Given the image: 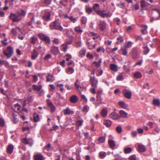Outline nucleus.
<instances>
[{"label":"nucleus","instance_id":"nucleus-50","mask_svg":"<svg viewBox=\"0 0 160 160\" xmlns=\"http://www.w3.org/2000/svg\"><path fill=\"white\" fill-rule=\"evenodd\" d=\"M81 20L82 23L85 24L87 22V19L86 17H82L81 18Z\"/></svg>","mask_w":160,"mask_h":160},{"label":"nucleus","instance_id":"nucleus-53","mask_svg":"<svg viewBox=\"0 0 160 160\" xmlns=\"http://www.w3.org/2000/svg\"><path fill=\"white\" fill-rule=\"evenodd\" d=\"M43 3L47 5L50 4L51 2V0H43Z\"/></svg>","mask_w":160,"mask_h":160},{"label":"nucleus","instance_id":"nucleus-38","mask_svg":"<svg viewBox=\"0 0 160 160\" xmlns=\"http://www.w3.org/2000/svg\"><path fill=\"white\" fill-rule=\"evenodd\" d=\"M153 103L155 105L159 106L160 105V102L158 99H154Z\"/></svg>","mask_w":160,"mask_h":160},{"label":"nucleus","instance_id":"nucleus-32","mask_svg":"<svg viewBox=\"0 0 160 160\" xmlns=\"http://www.w3.org/2000/svg\"><path fill=\"white\" fill-rule=\"evenodd\" d=\"M142 27L143 28V29H142L141 30V32L142 34H146L147 32V29L148 28V27L146 25H143L142 26Z\"/></svg>","mask_w":160,"mask_h":160},{"label":"nucleus","instance_id":"nucleus-44","mask_svg":"<svg viewBox=\"0 0 160 160\" xmlns=\"http://www.w3.org/2000/svg\"><path fill=\"white\" fill-rule=\"evenodd\" d=\"M102 61L99 60L98 62H94L93 63L95 64V66L97 67H99L100 66L101 63Z\"/></svg>","mask_w":160,"mask_h":160},{"label":"nucleus","instance_id":"nucleus-29","mask_svg":"<svg viewBox=\"0 0 160 160\" xmlns=\"http://www.w3.org/2000/svg\"><path fill=\"white\" fill-rule=\"evenodd\" d=\"M99 157L101 159L104 158L107 155V153L104 152H101L99 153Z\"/></svg>","mask_w":160,"mask_h":160},{"label":"nucleus","instance_id":"nucleus-4","mask_svg":"<svg viewBox=\"0 0 160 160\" xmlns=\"http://www.w3.org/2000/svg\"><path fill=\"white\" fill-rule=\"evenodd\" d=\"M38 36L41 40L44 41L46 43L48 44H49L50 43V40L48 36H45L42 33L39 34Z\"/></svg>","mask_w":160,"mask_h":160},{"label":"nucleus","instance_id":"nucleus-52","mask_svg":"<svg viewBox=\"0 0 160 160\" xmlns=\"http://www.w3.org/2000/svg\"><path fill=\"white\" fill-rule=\"evenodd\" d=\"M129 160H136V157L135 155L130 156L129 158Z\"/></svg>","mask_w":160,"mask_h":160},{"label":"nucleus","instance_id":"nucleus-28","mask_svg":"<svg viewBox=\"0 0 160 160\" xmlns=\"http://www.w3.org/2000/svg\"><path fill=\"white\" fill-rule=\"evenodd\" d=\"M103 124L106 125L107 127H109L112 124V122L110 120H105L104 121Z\"/></svg>","mask_w":160,"mask_h":160},{"label":"nucleus","instance_id":"nucleus-26","mask_svg":"<svg viewBox=\"0 0 160 160\" xmlns=\"http://www.w3.org/2000/svg\"><path fill=\"white\" fill-rule=\"evenodd\" d=\"M138 149L139 152H143L146 150V148L144 145H139L138 146Z\"/></svg>","mask_w":160,"mask_h":160},{"label":"nucleus","instance_id":"nucleus-17","mask_svg":"<svg viewBox=\"0 0 160 160\" xmlns=\"http://www.w3.org/2000/svg\"><path fill=\"white\" fill-rule=\"evenodd\" d=\"M13 146L12 144H10L7 148V152L8 153H12L13 151Z\"/></svg>","mask_w":160,"mask_h":160},{"label":"nucleus","instance_id":"nucleus-5","mask_svg":"<svg viewBox=\"0 0 160 160\" xmlns=\"http://www.w3.org/2000/svg\"><path fill=\"white\" fill-rule=\"evenodd\" d=\"M10 18L12 20L13 22H18L22 18L19 14L18 15H17L12 13L10 14Z\"/></svg>","mask_w":160,"mask_h":160},{"label":"nucleus","instance_id":"nucleus-20","mask_svg":"<svg viewBox=\"0 0 160 160\" xmlns=\"http://www.w3.org/2000/svg\"><path fill=\"white\" fill-rule=\"evenodd\" d=\"M35 160H44L45 158L41 154H37L34 156Z\"/></svg>","mask_w":160,"mask_h":160},{"label":"nucleus","instance_id":"nucleus-7","mask_svg":"<svg viewBox=\"0 0 160 160\" xmlns=\"http://www.w3.org/2000/svg\"><path fill=\"white\" fill-rule=\"evenodd\" d=\"M90 82L92 87L95 88H97V85L98 82V81L95 79L94 77H93L92 78L90 77Z\"/></svg>","mask_w":160,"mask_h":160},{"label":"nucleus","instance_id":"nucleus-3","mask_svg":"<svg viewBox=\"0 0 160 160\" xmlns=\"http://www.w3.org/2000/svg\"><path fill=\"white\" fill-rule=\"evenodd\" d=\"M97 14L102 17H110L112 15V13L109 11H106L105 10H100L98 11Z\"/></svg>","mask_w":160,"mask_h":160},{"label":"nucleus","instance_id":"nucleus-31","mask_svg":"<svg viewBox=\"0 0 160 160\" xmlns=\"http://www.w3.org/2000/svg\"><path fill=\"white\" fill-rule=\"evenodd\" d=\"M32 87L33 88V89L35 90H37V91H39L41 90L42 88V86L41 85H40L38 86H37L35 84H33L32 86Z\"/></svg>","mask_w":160,"mask_h":160},{"label":"nucleus","instance_id":"nucleus-49","mask_svg":"<svg viewBox=\"0 0 160 160\" xmlns=\"http://www.w3.org/2000/svg\"><path fill=\"white\" fill-rule=\"evenodd\" d=\"M31 43H33V44H35L37 40V38L34 37H32L31 38Z\"/></svg>","mask_w":160,"mask_h":160},{"label":"nucleus","instance_id":"nucleus-43","mask_svg":"<svg viewBox=\"0 0 160 160\" xmlns=\"http://www.w3.org/2000/svg\"><path fill=\"white\" fill-rule=\"evenodd\" d=\"M22 142L25 144H29V139H28L26 138H24L22 140Z\"/></svg>","mask_w":160,"mask_h":160},{"label":"nucleus","instance_id":"nucleus-15","mask_svg":"<svg viewBox=\"0 0 160 160\" xmlns=\"http://www.w3.org/2000/svg\"><path fill=\"white\" fill-rule=\"evenodd\" d=\"M38 53L34 49L33 52L32 53L31 58L32 60H35L37 58Z\"/></svg>","mask_w":160,"mask_h":160},{"label":"nucleus","instance_id":"nucleus-64","mask_svg":"<svg viewBox=\"0 0 160 160\" xmlns=\"http://www.w3.org/2000/svg\"><path fill=\"white\" fill-rule=\"evenodd\" d=\"M58 128V127L57 125H55L53 126L52 128H51L50 129V131H52L53 130H57Z\"/></svg>","mask_w":160,"mask_h":160},{"label":"nucleus","instance_id":"nucleus-57","mask_svg":"<svg viewBox=\"0 0 160 160\" xmlns=\"http://www.w3.org/2000/svg\"><path fill=\"white\" fill-rule=\"evenodd\" d=\"M83 122V120L78 121L76 122V125L79 126H81L82 125Z\"/></svg>","mask_w":160,"mask_h":160},{"label":"nucleus","instance_id":"nucleus-42","mask_svg":"<svg viewBox=\"0 0 160 160\" xmlns=\"http://www.w3.org/2000/svg\"><path fill=\"white\" fill-rule=\"evenodd\" d=\"M105 140V138L104 137H102L99 138L98 139V141L99 143H102L104 142Z\"/></svg>","mask_w":160,"mask_h":160},{"label":"nucleus","instance_id":"nucleus-48","mask_svg":"<svg viewBox=\"0 0 160 160\" xmlns=\"http://www.w3.org/2000/svg\"><path fill=\"white\" fill-rule=\"evenodd\" d=\"M89 109V108L88 106L87 105L85 106L83 108V111L87 113L88 112Z\"/></svg>","mask_w":160,"mask_h":160},{"label":"nucleus","instance_id":"nucleus-56","mask_svg":"<svg viewBox=\"0 0 160 160\" xmlns=\"http://www.w3.org/2000/svg\"><path fill=\"white\" fill-rule=\"evenodd\" d=\"M19 15L21 17L22 16H24L26 14V12L24 10H21L20 12L19 13Z\"/></svg>","mask_w":160,"mask_h":160},{"label":"nucleus","instance_id":"nucleus-19","mask_svg":"<svg viewBox=\"0 0 160 160\" xmlns=\"http://www.w3.org/2000/svg\"><path fill=\"white\" fill-rule=\"evenodd\" d=\"M119 114L120 115V117H122L123 118H126L127 117L128 113L123 110H120L119 112Z\"/></svg>","mask_w":160,"mask_h":160},{"label":"nucleus","instance_id":"nucleus-46","mask_svg":"<svg viewBox=\"0 0 160 160\" xmlns=\"http://www.w3.org/2000/svg\"><path fill=\"white\" fill-rule=\"evenodd\" d=\"M74 71V70L73 68H69L67 69V72L69 74H72L73 73Z\"/></svg>","mask_w":160,"mask_h":160},{"label":"nucleus","instance_id":"nucleus-24","mask_svg":"<svg viewBox=\"0 0 160 160\" xmlns=\"http://www.w3.org/2000/svg\"><path fill=\"white\" fill-rule=\"evenodd\" d=\"M120 50L122 54L127 57L128 56V52L126 48H122Z\"/></svg>","mask_w":160,"mask_h":160},{"label":"nucleus","instance_id":"nucleus-33","mask_svg":"<svg viewBox=\"0 0 160 160\" xmlns=\"http://www.w3.org/2000/svg\"><path fill=\"white\" fill-rule=\"evenodd\" d=\"M34 120L35 122H37L39 121V118L38 114L34 113L33 115Z\"/></svg>","mask_w":160,"mask_h":160},{"label":"nucleus","instance_id":"nucleus-37","mask_svg":"<svg viewBox=\"0 0 160 160\" xmlns=\"http://www.w3.org/2000/svg\"><path fill=\"white\" fill-rule=\"evenodd\" d=\"M143 52L145 54H146L149 51V48L147 46H144L143 47Z\"/></svg>","mask_w":160,"mask_h":160},{"label":"nucleus","instance_id":"nucleus-27","mask_svg":"<svg viewBox=\"0 0 160 160\" xmlns=\"http://www.w3.org/2000/svg\"><path fill=\"white\" fill-rule=\"evenodd\" d=\"M110 68L114 72H117L118 71L117 66L114 64H110Z\"/></svg>","mask_w":160,"mask_h":160},{"label":"nucleus","instance_id":"nucleus-34","mask_svg":"<svg viewBox=\"0 0 160 160\" xmlns=\"http://www.w3.org/2000/svg\"><path fill=\"white\" fill-rule=\"evenodd\" d=\"M51 148V144L50 143L48 144V145L44 147V152L46 153L48 152H47Z\"/></svg>","mask_w":160,"mask_h":160},{"label":"nucleus","instance_id":"nucleus-30","mask_svg":"<svg viewBox=\"0 0 160 160\" xmlns=\"http://www.w3.org/2000/svg\"><path fill=\"white\" fill-rule=\"evenodd\" d=\"M75 31L78 33H81L82 32V30L79 26L76 27L74 28Z\"/></svg>","mask_w":160,"mask_h":160},{"label":"nucleus","instance_id":"nucleus-10","mask_svg":"<svg viewBox=\"0 0 160 160\" xmlns=\"http://www.w3.org/2000/svg\"><path fill=\"white\" fill-rule=\"evenodd\" d=\"M106 26V22L104 21H100L99 24V29L101 30H103L105 28Z\"/></svg>","mask_w":160,"mask_h":160},{"label":"nucleus","instance_id":"nucleus-54","mask_svg":"<svg viewBox=\"0 0 160 160\" xmlns=\"http://www.w3.org/2000/svg\"><path fill=\"white\" fill-rule=\"evenodd\" d=\"M117 80L118 81H121L123 79L122 75L121 74L117 77Z\"/></svg>","mask_w":160,"mask_h":160},{"label":"nucleus","instance_id":"nucleus-55","mask_svg":"<svg viewBox=\"0 0 160 160\" xmlns=\"http://www.w3.org/2000/svg\"><path fill=\"white\" fill-rule=\"evenodd\" d=\"M62 47L64 51L66 52L68 48V46L67 44L65 43L63 44H62Z\"/></svg>","mask_w":160,"mask_h":160},{"label":"nucleus","instance_id":"nucleus-58","mask_svg":"<svg viewBox=\"0 0 160 160\" xmlns=\"http://www.w3.org/2000/svg\"><path fill=\"white\" fill-rule=\"evenodd\" d=\"M51 58L52 56L51 54H48L45 56L44 59L45 60H47L50 58Z\"/></svg>","mask_w":160,"mask_h":160},{"label":"nucleus","instance_id":"nucleus-23","mask_svg":"<svg viewBox=\"0 0 160 160\" xmlns=\"http://www.w3.org/2000/svg\"><path fill=\"white\" fill-rule=\"evenodd\" d=\"M108 142L110 148L112 149H114V147L115 146V142L113 140H108Z\"/></svg>","mask_w":160,"mask_h":160},{"label":"nucleus","instance_id":"nucleus-51","mask_svg":"<svg viewBox=\"0 0 160 160\" xmlns=\"http://www.w3.org/2000/svg\"><path fill=\"white\" fill-rule=\"evenodd\" d=\"M117 40L118 41V42L117 43H121L123 41V39L122 36H120L117 38Z\"/></svg>","mask_w":160,"mask_h":160},{"label":"nucleus","instance_id":"nucleus-41","mask_svg":"<svg viewBox=\"0 0 160 160\" xmlns=\"http://www.w3.org/2000/svg\"><path fill=\"white\" fill-rule=\"evenodd\" d=\"M132 151V149L130 148H126L124 150V152L125 153H129Z\"/></svg>","mask_w":160,"mask_h":160},{"label":"nucleus","instance_id":"nucleus-8","mask_svg":"<svg viewBox=\"0 0 160 160\" xmlns=\"http://www.w3.org/2000/svg\"><path fill=\"white\" fill-rule=\"evenodd\" d=\"M110 117L113 120H118L120 118V116L116 112H113L110 114Z\"/></svg>","mask_w":160,"mask_h":160},{"label":"nucleus","instance_id":"nucleus-59","mask_svg":"<svg viewBox=\"0 0 160 160\" xmlns=\"http://www.w3.org/2000/svg\"><path fill=\"white\" fill-rule=\"evenodd\" d=\"M74 84L75 88L77 90H78L79 89H81L82 88V87H81L80 85L77 84V82H74Z\"/></svg>","mask_w":160,"mask_h":160},{"label":"nucleus","instance_id":"nucleus-40","mask_svg":"<svg viewBox=\"0 0 160 160\" xmlns=\"http://www.w3.org/2000/svg\"><path fill=\"white\" fill-rule=\"evenodd\" d=\"M116 129L117 132L119 133H121L122 132V128L121 126H118L116 128Z\"/></svg>","mask_w":160,"mask_h":160},{"label":"nucleus","instance_id":"nucleus-47","mask_svg":"<svg viewBox=\"0 0 160 160\" xmlns=\"http://www.w3.org/2000/svg\"><path fill=\"white\" fill-rule=\"evenodd\" d=\"M141 7L142 8L145 7L146 6L147 3L145 2V1L143 0H142L141 2Z\"/></svg>","mask_w":160,"mask_h":160},{"label":"nucleus","instance_id":"nucleus-18","mask_svg":"<svg viewBox=\"0 0 160 160\" xmlns=\"http://www.w3.org/2000/svg\"><path fill=\"white\" fill-rule=\"evenodd\" d=\"M78 100V97L76 95H73L71 96L70 98V101L71 102L73 103L76 102Z\"/></svg>","mask_w":160,"mask_h":160},{"label":"nucleus","instance_id":"nucleus-2","mask_svg":"<svg viewBox=\"0 0 160 160\" xmlns=\"http://www.w3.org/2000/svg\"><path fill=\"white\" fill-rule=\"evenodd\" d=\"M13 52V48L10 46H8L7 49L3 51V54L7 58H9L12 55Z\"/></svg>","mask_w":160,"mask_h":160},{"label":"nucleus","instance_id":"nucleus-25","mask_svg":"<svg viewBox=\"0 0 160 160\" xmlns=\"http://www.w3.org/2000/svg\"><path fill=\"white\" fill-rule=\"evenodd\" d=\"M133 76L134 78H139L141 77L142 75L139 72H137L133 73Z\"/></svg>","mask_w":160,"mask_h":160},{"label":"nucleus","instance_id":"nucleus-60","mask_svg":"<svg viewBox=\"0 0 160 160\" xmlns=\"http://www.w3.org/2000/svg\"><path fill=\"white\" fill-rule=\"evenodd\" d=\"M132 43L131 42H128L127 44V45L125 46L124 48H130L131 46H132Z\"/></svg>","mask_w":160,"mask_h":160},{"label":"nucleus","instance_id":"nucleus-45","mask_svg":"<svg viewBox=\"0 0 160 160\" xmlns=\"http://www.w3.org/2000/svg\"><path fill=\"white\" fill-rule=\"evenodd\" d=\"M86 50L84 49H81L79 52V54L81 56H83L85 55Z\"/></svg>","mask_w":160,"mask_h":160},{"label":"nucleus","instance_id":"nucleus-1","mask_svg":"<svg viewBox=\"0 0 160 160\" xmlns=\"http://www.w3.org/2000/svg\"><path fill=\"white\" fill-rule=\"evenodd\" d=\"M49 27L51 30L55 29L61 31L63 29L60 23L56 21L54 22L52 24L50 25Z\"/></svg>","mask_w":160,"mask_h":160},{"label":"nucleus","instance_id":"nucleus-62","mask_svg":"<svg viewBox=\"0 0 160 160\" xmlns=\"http://www.w3.org/2000/svg\"><path fill=\"white\" fill-rule=\"evenodd\" d=\"M82 43L81 41H77L76 43V47H80L81 46Z\"/></svg>","mask_w":160,"mask_h":160},{"label":"nucleus","instance_id":"nucleus-61","mask_svg":"<svg viewBox=\"0 0 160 160\" xmlns=\"http://www.w3.org/2000/svg\"><path fill=\"white\" fill-rule=\"evenodd\" d=\"M5 122L4 120L2 118H0V125L3 127L4 125Z\"/></svg>","mask_w":160,"mask_h":160},{"label":"nucleus","instance_id":"nucleus-6","mask_svg":"<svg viewBox=\"0 0 160 160\" xmlns=\"http://www.w3.org/2000/svg\"><path fill=\"white\" fill-rule=\"evenodd\" d=\"M122 93L126 98L130 99L131 98L132 93L130 90L126 89H124L122 91Z\"/></svg>","mask_w":160,"mask_h":160},{"label":"nucleus","instance_id":"nucleus-35","mask_svg":"<svg viewBox=\"0 0 160 160\" xmlns=\"http://www.w3.org/2000/svg\"><path fill=\"white\" fill-rule=\"evenodd\" d=\"M11 32L12 34L15 36H16L18 35L17 30L15 28H12L11 30Z\"/></svg>","mask_w":160,"mask_h":160},{"label":"nucleus","instance_id":"nucleus-39","mask_svg":"<svg viewBox=\"0 0 160 160\" xmlns=\"http://www.w3.org/2000/svg\"><path fill=\"white\" fill-rule=\"evenodd\" d=\"M51 50L52 52L54 51V52H59L58 47L55 46H53L52 47Z\"/></svg>","mask_w":160,"mask_h":160},{"label":"nucleus","instance_id":"nucleus-12","mask_svg":"<svg viewBox=\"0 0 160 160\" xmlns=\"http://www.w3.org/2000/svg\"><path fill=\"white\" fill-rule=\"evenodd\" d=\"M63 112L64 114L66 115L73 114L74 113V112L73 111H72L69 108H67L66 109L64 110Z\"/></svg>","mask_w":160,"mask_h":160},{"label":"nucleus","instance_id":"nucleus-36","mask_svg":"<svg viewBox=\"0 0 160 160\" xmlns=\"http://www.w3.org/2000/svg\"><path fill=\"white\" fill-rule=\"evenodd\" d=\"M86 12L88 14H90L92 11V9L89 7H87L85 8Z\"/></svg>","mask_w":160,"mask_h":160},{"label":"nucleus","instance_id":"nucleus-13","mask_svg":"<svg viewBox=\"0 0 160 160\" xmlns=\"http://www.w3.org/2000/svg\"><path fill=\"white\" fill-rule=\"evenodd\" d=\"M108 111L107 108H104L101 112V114L102 116L105 118L106 117L107 115Z\"/></svg>","mask_w":160,"mask_h":160},{"label":"nucleus","instance_id":"nucleus-14","mask_svg":"<svg viewBox=\"0 0 160 160\" xmlns=\"http://www.w3.org/2000/svg\"><path fill=\"white\" fill-rule=\"evenodd\" d=\"M92 8L97 13L98 11L100 10H99L100 9L99 5L98 3L94 4L92 7Z\"/></svg>","mask_w":160,"mask_h":160},{"label":"nucleus","instance_id":"nucleus-21","mask_svg":"<svg viewBox=\"0 0 160 160\" xmlns=\"http://www.w3.org/2000/svg\"><path fill=\"white\" fill-rule=\"evenodd\" d=\"M50 13L49 12H46L43 17V19L44 20L48 21L50 19Z\"/></svg>","mask_w":160,"mask_h":160},{"label":"nucleus","instance_id":"nucleus-9","mask_svg":"<svg viewBox=\"0 0 160 160\" xmlns=\"http://www.w3.org/2000/svg\"><path fill=\"white\" fill-rule=\"evenodd\" d=\"M132 56L133 58L136 59L138 56V51L136 48H133L132 50Z\"/></svg>","mask_w":160,"mask_h":160},{"label":"nucleus","instance_id":"nucleus-63","mask_svg":"<svg viewBox=\"0 0 160 160\" xmlns=\"http://www.w3.org/2000/svg\"><path fill=\"white\" fill-rule=\"evenodd\" d=\"M68 18L71 21H72L73 23H75L76 21V19L75 18H74L73 16H71L69 17H68Z\"/></svg>","mask_w":160,"mask_h":160},{"label":"nucleus","instance_id":"nucleus-22","mask_svg":"<svg viewBox=\"0 0 160 160\" xmlns=\"http://www.w3.org/2000/svg\"><path fill=\"white\" fill-rule=\"evenodd\" d=\"M118 104L122 108L124 109H126L128 107V105L122 101L119 102L118 103Z\"/></svg>","mask_w":160,"mask_h":160},{"label":"nucleus","instance_id":"nucleus-16","mask_svg":"<svg viewBox=\"0 0 160 160\" xmlns=\"http://www.w3.org/2000/svg\"><path fill=\"white\" fill-rule=\"evenodd\" d=\"M46 78L47 81L50 82L53 81L54 79L53 76L50 74H48Z\"/></svg>","mask_w":160,"mask_h":160},{"label":"nucleus","instance_id":"nucleus-11","mask_svg":"<svg viewBox=\"0 0 160 160\" xmlns=\"http://www.w3.org/2000/svg\"><path fill=\"white\" fill-rule=\"evenodd\" d=\"M47 103L50 108L52 112H53L55 111V106L53 104L52 102H50L49 100H47Z\"/></svg>","mask_w":160,"mask_h":160}]
</instances>
